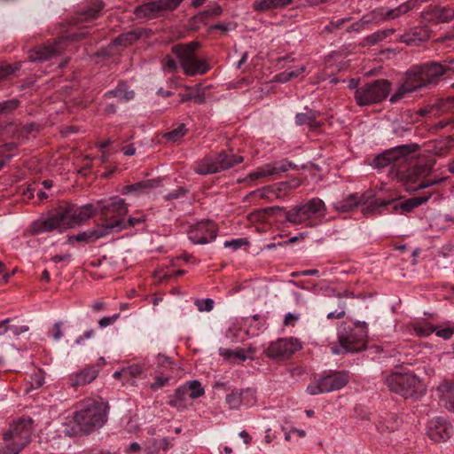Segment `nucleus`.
Instances as JSON below:
<instances>
[{"label": "nucleus", "instance_id": "f257e3e1", "mask_svg": "<svg viewBox=\"0 0 454 454\" xmlns=\"http://www.w3.org/2000/svg\"><path fill=\"white\" fill-rule=\"evenodd\" d=\"M104 206H107V203L98 201L96 205L86 204L77 207L67 204L61 206L47 217L35 221L30 227V231L33 235L52 231L62 232L67 228L85 223L95 214H100L104 222H109L106 219V215L102 210Z\"/></svg>", "mask_w": 454, "mask_h": 454}, {"label": "nucleus", "instance_id": "f03ea898", "mask_svg": "<svg viewBox=\"0 0 454 454\" xmlns=\"http://www.w3.org/2000/svg\"><path fill=\"white\" fill-rule=\"evenodd\" d=\"M449 63L450 65L443 66L437 62H428L411 67L406 73L404 82L391 96L390 102L396 103L407 93L413 92L430 84L437 83L440 77L447 71L451 70L454 72V67L450 66L454 64V59L450 60Z\"/></svg>", "mask_w": 454, "mask_h": 454}, {"label": "nucleus", "instance_id": "7ed1b4c3", "mask_svg": "<svg viewBox=\"0 0 454 454\" xmlns=\"http://www.w3.org/2000/svg\"><path fill=\"white\" fill-rule=\"evenodd\" d=\"M75 427L68 428L64 426L63 433L68 436H75L79 432L90 434L100 428L107 420V404L96 399H87L82 403L81 408L72 418Z\"/></svg>", "mask_w": 454, "mask_h": 454}, {"label": "nucleus", "instance_id": "20e7f679", "mask_svg": "<svg viewBox=\"0 0 454 454\" xmlns=\"http://www.w3.org/2000/svg\"><path fill=\"white\" fill-rule=\"evenodd\" d=\"M200 48L197 42L176 44L171 51L178 59L180 67L188 76H196L206 74L210 70V66L206 59L198 57L196 51Z\"/></svg>", "mask_w": 454, "mask_h": 454}, {"label": "nucleus", "instance_id": "39448f33", "mask_svg": "<svg viewBox=\"0 0 454 454\" xmlns=\"http://www.w3.org/2000/svg\"><path fill=\"white\" fill-rule=\"evenodd\" d=\"M385 384L390 391L402 395L405 399H418L426 393L424 384L411 372H393L386 375Z\"/></svg>", "mask_w": 454, "mask_h": 454}, {"label": "nucleus", "instance_id": "423d86ee", "mask_svg": "<svg viewBox=\"0 0 454 454\" xmlns=\"http://www.w3.org/2000/svg\"><path fill=\"white\" fill-rule=\"evenodd\" d=\"M390 92V82L380 79L364 83L356 89L354 98L359 106H372L387 98Z\"/></svg>", "mask_w": 454, "mask_h": 454}, {"label": "nucleus", "instance_id": "0eeeda50", "mask_svg": "<svg viewBox=\"0 0 454 454\" xmlns=\"http://www.w3.org/2000/svg\"><path fill=\"white\" fill-rule=\"evenodd\" d=\"M102 210L106 215V219L109 220V222H114L120 219L125 224L123 229L139 225L145 221V214L143 212H137L125 222L124 216L128 213V207L124 200L119 197L111 198L109 202H107V206H104Z\"/></svg>", "mask_w": 454, "mask_h": 454}, {"label": "nucleus", "instance_id": "6e6552de", "mask_svg": "<svg viewBox=\"0 0 454 454\" xmlns=\"http://www.w3.org/2000/svg\"><path fill=\"white\" fill-rule=\"evenodd\" d=\"M349 380L347 372H333L329 374L322 375L318 380L311 382L307 387V392L311 395L323 393L337 391L344 387Z\"/></svg>", "mask_w": 454, "mask_h": 454}, {"label": "nucleus", "instance_id": "1a4fd4ad", "mask_svg": "<svg viewBox=\"0 0 454 454\" xmlns=\"http://www.w3.org/2000/svg\"><path fill=\"white\" fill-rule=\"evenodd\" d=\"M367 332L361 325H356L350 331L340 333L339 334L340 348L333 347V354L344 352H357L365 348Z\"/></svg>", "mask_w": 454, "mask_h": 454}, {"label": "nucleus", "instance_id": "9d476101", "mask_svg": "<svg viewBox=\"0 0 454 454\" xmlns=\"http://www.w3.org/2000/svg\"><path fill=\"white\" fill-rule=\"evenodd\" d=\"M124 227L125 224L120 219L114 222H105L102 225H98L76 235L69 236L67 242L69 245H73L74 242L92 243L112 232L121 231Z\"/></svg>", "mask_w": 454, "mask_h": 454}, {"label": "nucleus", "instance_id": "9b49d317", "mask_svg": "<svg viewBox=\"0 0 454 454\" xmlns=\"http://www.w3.org/2000/svg\"><path fill=\"white\" fill-rule=\"evenodd\" d=\"M325 212L324 201L318 198H314L308 203L287 211L286 219L294 224H301L314 216L324 215Z\"/></svg>", "mask_w": 454, "mask_h": 454}, {"label": "nucleus", "instance_id": "f8f14e48", "mask_svg": "<svg viewBox=\"0 0 454 454\" xmlns=\"http://www.w3.org/2000/svg\"><path fill=\"white\" fill-rule=\"evenodd\" d=\"M301 348V343L294 337L280 338L269 343L265 355L273 360L289 359L296 351Z\"/></svg>", "mask_w": 454, "mask_h": 454}, {"label": "nucleus", "instance_id": "ddd939ff", "mask_svg": "<svg viewBox=\"0 0 454 454\" xmlns=\"http://www.w3.org/2000/svg\"><path fill=\"white\" fill-rule=\"evenodd\" d=\"M228 393L224 398V403L229 410L238 411L242 408H249L256 403L255 390L247 388H226Z\"/></svg>", "mask_w": 454, "mask_h": 454}, {"label": "nucleus", "instance_id": "4468645a", "mask_svg": "<svg viewBox=\"0 0 454 454\" xmlns=\"http://www.w3.org/2000/svg\"><path fill=\"white\" fill-rule=\"evenodd\" d=\"M184 0H154L145 3L135 9L137 18L152 20L159 17L164 11L176 9Z\"/></svg>", "mask_w": 454, "mask_h": 454}, {"label": "nucleus", "instance_id": "2eb2a0df", "mask_svg": "<svg viewBox=\"0 0 454 454\" xmlns=\"http://www.w3.org/2000/svg\"><path fill=\"white\" fill-rule=\"evenodd\" d=\"M33 430L32 419L23 418L10 427L9 430L3 434V439L4 441L15 440L26 446L31 441Z\"/></svg>", "mask_w": 454, "mask_h": 454}, {"label": "nucleus", "instance_id": "dca6fc26", "mask_svg": "<svg viewBox=\"0 0 454 454\" xmlns=\"http://www.w3.org/2000/svg\"><path fill=\"white\" fill-rule=\"evenodd\" d=\"M216 225L212 221H202L192 225L188 231V238L194 244H207L215 239Z\"/></svg>", "mask_w": 454, "mask_h": 454}, {"label": "nucleus", "instance_id": "f3484780", "mask_svg": "<svg viewBox=\"0 0 454 454\" xmlns=\"http://www.w3.org/2000/svg\"><path fill=\"white\" fill-rule=\"evenodd\" d=\"M67 40L66 38H59L52 43H47L40 47H36L30 51L28 59L32 62L46 61L52 57L60 54L67 46Z\"/></svg>", "mask_w": 454, "mask_h": 454}, {"label": "nucleus", "instance_id": "a211bd4d", "mask_svg": "<svg viewBox=\"0 0 454 454\" xmlns=\"http://www.w3.org/2000/svg\"><path fill=\"white\" fill-rule=\"evenodd\" d=\"M427 434L434 442H444L452 434V426L442 418H434L427 423Z\"/></svg>", "mask_w": 454, "mask_h": 454}, {"label": "nucleus", "instance_id": "6ab92c4d", "mask_svg": "<svg viewBox=\"0 0 454 454\" xmlns=\"http://www.w3.org/2000/svg\"><path fill=\"white\" fill-rule=\"evenodd\" d=\"M411 145H400L387 150L376 156L373 160V166L376 168H384L397 160L398 159L410 154L412 150Z\"/></svg>", "mask_w": 454, "mask_h": 454}, {"label": "nucleus", "instance_id": "aec40b11", "mask_svg": "<svg viewBox=\"0 0 454 454\" xmlns=\"http://www.w3.org/2000/svg\"><path fill=\"white\" fill-rule=\"evenodd\" d=\"M440 404L454 413V380H444L436 387Z\"/></svg>", "mask_w": 454, "mask_h": 454}, {"label": "nucleus", "instance_id": "412c9836", "mask_svg": "<svg viewBox=\"0 0 454 454\" xmlns=\"http://www.w3.org/2000/svg\"><path fill=\"white\" fill-rule=\"evenodd\" d=\"M99 372L98 365H88L70 375L69 381L72 387H77L92 382Z\"/></svg>", "mask_w": 454, "mask_h": 454}, {"label": "nucleus", "instance_id": "4be33fe9", "mask_svg": "<svg viewBox=\"0 0 454 454\" xmlns=\"http://www.w3.org/2000/svg\"><path fill=\"white\" fill-rule=\"evenodd\" d=\"M288 170L286 164L280 162H274L257 168L255 170L250 172L247 176L249 180H256L262 177L275 176Z\"/></svg>", "mask_w": 454, "mask_h": 454}, {"label": "nucleus", "instance_id": "5701e85b", "mask_svg": "<svg viewBox=\"0 0 454 454\" xmlns=\"http://www.w3.org/2000/svg\"><path fill=\"white\" fill-rule=\"evenodd\" d=\"M172 447L169 438L149 439L144 444L145 454H164Z\"/></svg>", "mask_w": 454, "mask_h": 454}, {"label": "nucleus", "instance_id": "b1692460", "mask_svg": "<svg viewBox=\"0 0 454 454\" xmlns=\"http://www.w3.org/2000/svg\"><path fill=\"white\" fill-rule=\"evenodd\" d=\"M401 421L395 413L380 416L377 422V429L382 433L394 432L399 428Z\"/></svg>", "mask_w": 454, "mask_h": 454}, {"label": "nucleus", "instance_id": "393cba45", "mask_svg": "<svg viewBox=\"0 0 454 454\" xmlns=\"http://www.w3.org/2000/svg\"><path fill=\"white\" fill-rule=\"evenodd\" d=\"M194 171L199 175H209L217 173V162L215 156H207L198 160L193 168Z\"/></svg>", "mask_w": 454, "mask_h": 454}, {"label": "nucleus", "instance_id": "a878e982", "mask_svg": "<svg viewBox=\"0 0 454 454\" xmlns=\"http://www.w3.org/2000/svg\"><path fill=\"white\" fill-rule=\"evenodd\" d=\"M154 180H145L142 182L136 183L134 184L125 185L122 190V194H129L133 193L137 196L146 193L151 188L155 185Z\"/></svg>", "mask_w": 454, "mask_h": 454}, {"label": "nucleus", "instance_id": "bb28decb", "mask_svg": "<svg viewBox=\"0 0 454 454\" xmlns=\"http://www.w3.org/2000/svg\"><path fill=\"white\" fill-rule=\"evenodd\" d=\"M215 160L217 162V172L221 170L228 169L233 167L236 164H239L243 161V157L237 156L234 154H226L224 153H219L215 155Z\"/></svg>", "mask_w": 454, "mask_h": 454}, {"label": "nucleus", "instance_id": "cd10ccee", "mask_svg": "<svg viewBox=\"0 0 454 454\" xmlns=\"http://www.w3.org/2000/svg\"><path fill=\"white\" fill-rule=\"evenodd\" d=\"M187 387L184 385L177 387L174 395L169 400L168 403L170 406L176 409H184L186 406V401L190 399V394Z\"/></svg>", "mask_w": 454, "mask_h": 454}, {"label": "nucleus", "instance_id": "c85d7f7f", "mask_svg": "<svg viewBox=\"0 0 454 454\" xmlns=\"http://www.w3.org/2000/svg\"><path fill=\"white\" fill-rule=\"evenodd\" d=\"M362 203V199L357 194H350L348 198L333 203V207L339 212H348Z\"/></svg>", "mask_w": 454, "mask_h": 454}, {"label": "nucleus", "instance_id": "c756f323", "mask_svg": "<svg viewBox=\"0 0 454 454\" xmlns=\"http://www.w3.org/2000/svg\"><path fill=\"white\" fill-rule=\"evenodd\" d=\"M145 366L141 364H134L124 368L125 383L135 384V380L142 378L145 373Z\"/></svg>", "mask_w": 454, "mask_h": 454}, {"label": "nucleus", "instance_id": "7c9ffc66", "mask_svg": "<svg viewBox=\"0 0 454 454\" xmlns=\"http://www.w3.org/2000/svg\"><path fill=\"white\" fill-rule=\"evenodd\" d=\"M102 8L103 3L101 0H89L86 10L80 15V20H91L96 19Z\"/></svg>", "mask_w": 454, "mask_h": 454}, {"label": "nucleus", "instance_id": "2f4dec72", "mask_svg": "<svg viewBox=\"0 0 454 454\" xmlns=\"http://www.w3.org/2000/svg\"><path fill=\"white\" fill-rule=\"evenodd\" d=\"M292 3V0H262L254 3V10L258 12L269 11L285 7Z\"/></svg>", "mask_w": 454, "mask_h": 454}, {"label": "nucleus", "instance_id": "473e14b6", "mask_svg": "<svg viewBox=\"0 0 454 454\" xmlns=\"http://www.w3.org/2000/svg\"><path fill=\"white\" fill-rule=\"evenodd\" d=\"M106 96L116 98L119 101H127L134 98V92L129 90L125 83H120L114 90L107 91Z\"/></svg>", "mask_w": 454, "mask_h": 454}, {"label": "nucleus", "instance_id": "72a5a7b5", "mask_svg": "<svg viewBox=\"0 0 454 454\" xmlns=\"http://www.w3.org/2000/svg\"><path fill=\"white\" fill-rule=\"evenodd\" d=\"M295 122L298 125L307 124L311 129H316L320 126V122L317 121L316 114L311 111L297 114Z\"/></svg>", "mask_w": 454, "mask_h": 454}, {"label": "nucleus", "instance_id": "f704fd0d", "mask_svg": "<svg viewBox=\"0 0 454 454\" xmlns=\"http://www.w3.org/2000/svg\"><path fill=\"white\" fill-rule=\"evenodd\" d=\"M454 147V138L447 137L434 143L433 151L438 156H445Z\"/></svg>", "mask_w": 454, "mask_h": 454}, {"label": "nucleus", "instance_id": "c9c22d12", "mask_svg": "<svg viewBox=\"0 0 454 454\" xmlns=\"http://www.w3.org/2000/svg\"><path fill=\"white\" fill-rule=\"evenodd\" d=\"M431 195L427 196H418L413 197L409 200H404L403 202L400 203V207L403 212H410L413 208L426 203L429 199Z\"/></svg>", "mask_w": 454, "mask_h": 454}, {"label": "nucleus", "instance_id": "e433bc0d", "mask_svg": "<svg viewBox=\"0 0 454 454\" xmlns=\"http://www.w3.org/2000/svg\"><path fill=\"white\" fill-rule=\"evenodd\" d=\"M365 15L366 17H370V24H378L380 22L389 20L388 8L387 7L377 8Z\"/></svg>", "mask_w": 454, "mask_h": 454}, {"label": "nucleus", "instance_id": "4c0bfd02", "mask_svg": "<svg viewBox=\"0 0 454 454\" xmlns=\"http://www.w3.org/2000/svg\"><path fill=\"white\" fill-rule=\"evenodd\" d=\"M141 35V32L138 31H130L125 34H122L116 37L114 40V44L115 45H129L136 42Z\"/></svg>", "mask_w": 454, "mask_h": 454}, {"label": "nucleus", "instance_id": "58836bf2", "mask_svg": "<svg viewBox=\"0 0 454 454\" xmlns=\"http://www.w3.org/2000/svg\"><path fill=\"white\" fill-rule=\"evenodd\" d=\"M4 444L0 448V454H19L25 447L15 440L4 441Z\"/></svg>", "mask_w": 454, "mask_h": 454}, {"label": "nucleus", "instance_id": "ea45409f", "mask_svg": "<svg viewBox=\"0 0 454 454\" xmlns=\"http://www.w3.org/2000/svg\"><path fill=\"white\" fill-rule=\"evenodd\" d=\"M434 18L438 22H449L454 18V9L449 7L436 8Z\"/></svg>", "mask_w": 454, "mask_h": 454}, {"label": "nucleus", "instance_id": "a19ab883", "mask_svg": "<svg viewBox=\"0 0 454 454\" xmlns=\"http://www.w3.org/2000/svg\"><path fill=\"white\" fill-rule=\"evenodd\" d=\"M187 132V129L184 124L178 125L177 128L173 129L169 132L164 135V137L171 142H176L181 139Z\"/></svg>", "mask_w": 454, "mask_h": 454}, {"label": "nucleus", "instance_id": "79ce46f5", "mask_svg": "<svg viewBox=\"0 0 454 454\" xmlns=\"http://www.w3.org/2000/svg\"><path fill=\"white\" fill-rule=\"evenodd\" d=\"M189 390L190 399H196L204 395V389L201 384L198 380L189 381L185 384Z\"/></svg>", "mask_w": 454, "mask_h": 454}, {"label": "nucleus", "instance_id": "37998d69", "mask_svg": "<svg viewBox=\"0 0 454 454\" xmlns=\"http://www.w3.org/2000/svg\"><path fill=\"white\" fill-rule=\"evenodd\" d=\"M14 148L12 143L5 144L0 146V169L10 160L12 154L9 153Z\"/></svg>", "mask_w": 454, "mask_h": 454}, {"label": "nucleus", "instance_id": "c03bdc74", "mask_svg": "<svg viewBox=\"0 0 454 454\" xmlns=\"http://www.w3.org/2000/svg\"><path fill=\"white\" fill-rule=\"evenodd\" d=\"M418 336L427 337L435 331V328L427 323H417L413 326Z\"/></svg>", "mask_w": 454, "mask_h": 454}, {"label": "nucleus", "instance_id": "a18cd8bd", "mask_svg": "<svg viewBox=\"0 0 454 454\" xmlns=\"http://www.w3.org/2000/svg\"><path fill=\"white\" fill-rule=\"evenodd\" d=\"M392 200H386L380 198L375 199L369 207L363 208V213L368 215L370 212H376L380 207H386L391 203Z\"/></svg>", "mask_w": 454, "mask_h": 454}, {"label": "nucleus", "instance_id": "49530a36", "mask_svg": "<svg viewBox=\"0 0 454 454\" xmlns=\"http://www.w3.org/2000/svg\"><path fill=\"white\" fill-rule=\"evenodd\" d=\"M20 101L15 98L8 99L0 103V114H9L18 108Z\"/></svg>", "mask_w": 454, "mask_h": 454}, {"label": "nucleus", "instance_id": "de8ad7c7", "mask_svg": "<svg viewBox=\"0 0 454 454\" xmlns=\"http://www.w3.org/2000/svg\"><path fill=\"white\" fill-rule=\"evenodd\" d=\"M20 68V63H15L13 65L6 64L0 66V81L7 78L9 75L14 74Z\"/></svg>", "mask_w": 454, "mask_h": 454}, {"label": "nucleus", "instance_id": "09e8293b", "mask_svg": "<svg viewBox=\"0 0 454 454\" xmlns=\"http://www.w3.org/2000/svg\"><path fill=\"white\" fill-rule=\"evenodd\" d=\"M195 305L200 312H209L214 308V301L212 299H198L195 301Z\"/></svg>", "mask_w": 454, "mask_h": 454}, {"label": "nucleus", "instance_id": "8fccbe9b", "mask_svg": "<svg viewBox=\"0 0 454 454\" xmlns=\"http://www.w3.org/2000/svg\"><path fill=\"white\" fill-rule=\"evenodd\" d=\"M394 32H395L394 28L378 31V32L374 33L373 35H372L371 36H369L368 40L372 43H376L381 41L382 39L387 37L388 35L394 34Z\"/></svg>", "mask_w": 454, "mask_h": 454}, {"label": "nucleus", "instance_id": "3c124183", "mask_svg": "<svg viewBox=\"0 0 454 454\" xmlns=\"http://www.w3.org/2000/svg\"><path fill=\"white\" fill-rule=\"evenodd\" d=\"M44 383V375L42 371L35 372L31 375V387L39 388Z\"/></svg>", "mask_w": 454, "mask_h": 454}, {"label": "nucleus", "instance_id": "603ef678", "mask_svg": "<svg viewBox=\"0 0 454 454\" xmlns=\"http://www.w3.org/2000/svg\"><path fill=\"white\" fill-rule=\"evenodd\" d=\"M28 331V326L27 325H15L8 324V336L9 337H16L20 334L26 333Z\"/></svg>", "mask_w": 454, "mask_h": 454}, {"label": "nucleus", "instance_id": "864d4df0", "mask_svg": "<svg viewBox=\"0 0 454 454\" xmlns=\"http://www.w3.org/2000/svg\"><path fill=\"white\" fill-rule=\"evenodd\" d=\"M162 68L165 72H175L177 69V63L170 56H166L162 59Z\"/></svg>", "mask_w": 454, "mask_h": 454}, {"label": "nucleus", "instance_id": "5fc2aeb1", "mask_svg": "<svg viewBox=\"0 0 454 454\" xmlns=\"http://www.w3.org/2000/svg\"><path fill=\"white\" fill-rule=\"evenodd\" d=\"M247 244V240L246 239H236L231 240H227L224 242V247L231 248L233 250H237L241 247Z\"/></svg>", "mask_w": 454, "mask_h": 454}, {"label": "nucleus", "instance_id": "6e6d98bb", "mask_svg": "<svg viewBox=\"0 0 454 454\" xmlns=\"http://www.w3.org/2000/svg\"><path fill=\"white\" fill-rule=\"evenodd\" d=\"M168 377H161V376H156L155 381L151 383L150 388L153 391H156L163 387H165L168 382Z\"/></svg>", "mask_w": 454, "mask_h": 454}, {"label": "nucleus", "instance_id": "4d7b16f0", "mask_svg": "<svg viewBox=\"0 0 454 454\" xmlns=\"http://www.w3.org/2000/svg\"><path fill=\"white\" fill-rule=\"evenodd\" d=\"M119 318L120 313L114 314L111 317H104L98 321V325L100 328H106L113 325Z\"/></svg>", "mask_w": 454, "mask_h": 454}, {"label": "nucleus", "instance_id": "13d9d810", "mask_svg": "<svg viewBox=\"0 0 454 454\" xmlns=\"http://www.w3.org/2000/svg\"><path fill=\"white\" fill-rule=\"evenodd\" d=\"M369 18L370 17H366V15H364L360 20L353 23L350 27V30H353V31H360L364 28H365L368 25H370L369 23Z\"/></svg>", "mask_w": 454, "mask_h": 454}, {"label": "nucleus", "instance_id": "bf43d9fd", "mask_svg": "<svg viewBox=\"0 0 454 454\" xmlns=\"http://www.w3.org/2000/svg\"><path fill=\"white\" fill-rule=\"evenodd\" d=\"M415 6L416 0H408L407 2L400 4L397 8L400 15H403L410 12L411 10H412L413 8H415Z\"/></svg>", "mask_w": 454, "mask_h": 454}, {"label": "nucleus", "instance_id": "052dcab7", "mask_svg": "<svg viewBox=\"0 0 454 454\" xmlns=\"http://www.w3.org/2000/svg\"><path fill=\"white\" fill-rule=\"evenodd\" d=\"M437 107L443 112L449 111L450 109L454 107V98H449L446 99L440 100L439 103L437 104Z\"/></svg>", "mask_w": 454, "mask_h": 454}, {"label": "nucleus", "instance_id": "680f3d73", "mask_svg": "<svg viewBox=\"0 0 454 454\" xmlns=\"http://www.w3.org/2000/svg\"><path fill=\"white\" fill-rule=\"evenodd\" d=\"M222 13V8L218 4H215L206 11L200 13V16H219Z\"/></svg>", "mask_w": 454, "mask_h": 454}, {"label": "nucleus", "instance_id": "e2e57ef3", "mask_svg": "<svg viewBox=\"0 0 454 454\" xmlns=\"http://www.w3.org/2000/svg\"><path fill=\"white\" fill-rule=\"evenodd\" d=\"M348 20V19H339L337 20H333L327 26H325V30L333 32L340 28L345 22Z\"/></svg>", "mask_w": 454, "mask_h": 454}, {"label": "nucleus", "instance_id": "0e129e2a", "mask_svg": "<svg viewBox=\"0 0 454 454\" xmlns=\"http://www.w3.org/2000/svg\"><path fill=\"white\" fill-rule=\"evenodd\" d=\"M95 335V331L93 329H89L83 333L82 335L79 336L75 340L76 345H82L85 340L91 339Z\"/></svg>", "mask_w": 454, "mask_h": 454}, {"label": "nucleus", "instance_id": "69168bd1", "mask_svg": "<svg viewBox=\"0 0 454 454\" xmlns=\"http://www.w3.org/2000/svg\"><path fill=\"white\" fill-rule=\"evenodd\" d=\"M61 327H62L61 322H57L53 325L51 336L55 340H60L61 337L63 336Z\"/></svg>", "mask_w": 454, "mask_h": 454}, {"label": "nucleus", "instance_id": "338daca9", "mask_svg": "<svg viewBox=\"0 0 454 454\" xmlns=\"http://www.w3.org/2000/svg\"><path fill=\"white\" fill-rule=\"evenodd\" d=\"M300 319L299 314L287 313L285 316L284 325H294L295 323Z\"/></svg>", "mask_w": 454, "mask_h": 454}, {"label": "nucleus", "instance_id": "774afa93", "mask_svg": "<svg viewBox=\"0 0 454 454\" xmlns=\"http://www.w3.org/2000/svg\"><path fill=\"white\" fill-rule=\"evenodd\" d=\"M454 333V329L447 327L444 329H441L436 331V335L438 337L443 338L444 340H449Z\"/></svg>", "mask_w": 454, "mask_h": 454}]
</instances>
